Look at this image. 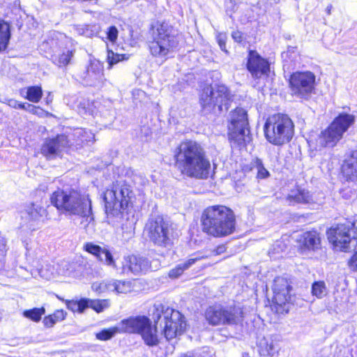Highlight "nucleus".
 Segmentation results:
<instances>
[{"mask_svg": "<svg viewBox=\"0 0 357 357\" xmlns=\"http://www.w3.org/2000/svg\"><path fill=\"white\" fill-rule=\"evenodd\" d=\"M315 75L310 72H296L289 79V85L293 95L307 99L314 89Z\"/></svg>", "mask_w": 357, "mask_h": 357, "instance_id": "nucleus-15", "label": "nucleus"}, {"mask_svg": "<svg viewBox=\"0 0 357 357\" xmlns=\"http://www.w3.org/2000/svg\"><path fill=\"white\" fill-rule=\"evenodd\" d=\"M224 3L227 14L231 17L236 10V1L234 0H224Z\"/></svg>", "mask_w": 357, "mask_h": 357, "instance_id": "nucleus-42", "label": "nucleus"}, {"mask_svg": "<svg viewBox=\"0 0 357 357\" xmlns=\"http://www.w3.org/2000/svg\"><path fill=\"white\" fill-rule=\"evenodd\" d=\"M50 202L63 214L93 219L89 195H82L70 188H58L51 195Z\"/></svg>", "mask_w": 357, "mask_h": 357, "instance_id": "nucleus-3", "label": "nucleus"}, {"mask_svg": "<svg viewBox=\"0 0 357 357\" xmlns=\"http://www.w3.org/2000/svg\"><path fill=\"white\" fill-rule=\"evenodd\" d=\"M218 45L221 50L227 52L226 50V34L223 33H219L216 37Z\"/></svg>", "mask_w": 357, "mask_h": 357, "instance_id": "nucleus-44", "label": "nucleus"}, {"mask_svg": "<svg viewBox=\"0 0 357 357\" xmlns=\"http://www.w3.org/2000/svg\"><path fill=\"white\" fill-rule=\"evenodd\" d=\"M228 135L230 141L238 145L250 142V129L246 111L243 108H236L230 114L228 125Z\"/></svg>", "mask_w": 357, "mask_h": 357, "instance_id": "nucleus-12", "label": "nucleus"}, {"mask_svg": "<svg viewBox=\"0 0 357 357\" xmlns=\"http://www.w3.org/2000/svg\"><path fill=\"white\" fill-rule=\"evenodd\" d=\"M226 251L225 245H218L215 250H213V255H218L224 253Z\"/></svg>", "mask_w": 357, "mask_h": 357, "instance_id": "nucleus-47", "label": "nucleus"}, {"mask_svg": "<svg viewBox=\"0 0 357 357\" xmlns=\"http://www.w3.org/2000/svg\"><path fill=\"white\" fill-rule=\"evenodd\" d=\"M291 289L290 282L286 278L277 277L274 279L272 286L273 302L278 306L277 310L288 312L287 305L291 299Z\"/></svg>", "mask_w": 357, "mask_h": 357, "instance_id": "nucleus-16", "label": "nucleus"}, {"mask_svg": "<svg viewBox=\"0 0 357 357\" xmlns=\"http://www.w3.org/2000/svg\"><path fill=\"white\" fill-rule=\"evenodd\" d=\"M84 250L93 255L99 261L118 271L116 262L107 246L101 247L92 242H89L84 245Z\"/></svg>", "mask_w": 357, "mask_h": 357, "instance_id": "nucleus-20", "label": "nucleus"}, {"mask_svg": "<svg viewBox=\"0 0 357 357\" xmlns=\"http://www.w3.org/2000/svg\"><path fill=\"white\" fill-rule=\"evenodd\" d=\"M287 201L290 205L310 204L313 202V198L307 190L296 187L290 190L287 197Z\"/></svg>", "mask_w": 357, "mask_h": 357, "instance_id": "nucleus-25", "label": "nucleus"}, {"mask_svg": "<svg viewBox=\"0 0 357 357\" xmlns=\"http://www.w3.org/2000/svg\"><path fill=\"white\" fill-rule=\"evenodd\" d=\"M21 102H19L18 101L14 100V99H10L8 100V105L13 108L19 109V105Z\"/></svg>", "mask_w": 357, "mask_h": 357, "instance_id": "nucleus-48", "label": "nucleus"}, {"mask_svg": "<svg viewBox=\"0 0 357 357\" xmlns=\"http://www.w3.org/2000/svg\"><path fill=\"white\" fill-rule=\"evenodd\" d=\"M82 77L85 83L90 86H94L100 83L103 77L102 63L98 60L91 59Z\"/></svg>", "mask_w": 357, "mask_h": 357, "instance_id": "nucleus-21", "label": "nucleus"}, {"mask_svg": "<svg viewBox=\"0 0 357 357\" xmlns=\"http://www.w3.org/2000/svg\"><path fill=\"white\" fill-rule=\"evenodd\" d=\"M118 33V29L115 26H109L107 31V39L112 43L115 42L117 39Z\"/></svg>", "mask_w": 357, "mask_h": 357, "instance_id": "nucleus-43", "label": "nucleus"}, {"mask_svg": "<svg viewBox=\"0 0 357 357\" xmlns=\"http://www.w3.org/2000/svg\"><path fill=\"white\" fill-rule=\"evenodd\" d=\"M232 38L237 43H241L243 40V34L241 31H236L231 34Z\"/></svg>", "mask_w": 357, "mask_h": 357, "instance_id": "nucleus-46", "label": "nucleus"}, {"mask_svg": "<svg viewBox=\"0 0 357 357\" xmlns=\"http://www.w3.org/2000/svg\"><path fill=\"white\" fill-rule=\"evenodd\" d=\"M6 246V241L4 238H0V250H4Z\"/></svg>", "mask_w": 357, "mask_h": 357, "instance_id": "nucleus-50", "label": "nucleus"}, {"mask_svg": "<svg viewBox=\"0 0 357 357\" xmlns=\"http://www.w3.org/2000/svg\"><path fill=\"white\" fill-rule=\"evenodd\" d=\"M145 230L154 245L162 248H169L172 245L173 228L169 222L162 216L150 218L146 224Z\"/></svg>", "mask_w": 357, "mask_h": 357, "instance_id": "nucleus-11", "label": "nucleus"}, {"mask_svg": "<svg viewBox=\"0 0 357 357\" xmlns=\"http://www.w3.org/2000/svg\"><path fill=\"white\" fill-rule=\"evenodd\" d=\"M109 306V301L103 300H90L87 298V307H91L97 312H101Z\"/></svg>", "mask_w": 357, "mask_h": 357, "instance_id": "nucleus-35", "label": "nucleus"}, {"mask_svg": "<svg viewBox=\"0 0 357 357\" xmlns=\"http://www.w3.org/2000/svg\"><path fill=\"white\" fill-rule=\"evenodd\" d=\"M231 97L228 88L223 85L207 86L199 95V104L204 115L227 111Z\"/></svg>", "mask_w": 357, "mask_h": 357, "instance_id": "nucleus-6", "label": "nucleus"}, {"mask_svg": "<svg viewBox=\"0 0 357 357\" xmlns=\"http://www.w3.org/2000/svg\"><path fill=\"white\" fill-rule=\"evenodd\" d=\"M174 166L181 174L195 179H206L211 164L204 147L195 141L181 142L174 152Z\"/></svg>", "mask_w": 357, "mask_h": 357, "instance_id": "nucleus-1", "label": "nucleus"}, {"mask_svg": "<svg viewBox=\"0 0 357 357\" xmlns=\"http://www.w3.org/2000/svg\"><path fill=\"white\" fill-rule=\"evenodd\" d=\"M92 289L98 293H102L109 291L108 281H103L102 282H94L92 284Z\"/></svg>", "mask_w": 357, "mask_h": 357, "instance_id": "nucleus-41", "label": "nucleus"}, {"mask_svg": "<svg viewBox=\"0 0 357 357\" xmlns=\"http://www.w3.org/2000/svg\"><path fill=\"white\" fill-rule=\"evenodd\" d=\"M299 241L303 248L314 250L319 248L321 240L319 234L317 231H312L305 232L301 236Z\"/></svg>", "mask_w": 357, "mask_h": 357, "instance_id": "nucleus-27", "label": "nucleus"}, {"mask_svg": "<svg viewBox=\"0 0 357 357\" xmlns=\"http://www.w3.org/2000/svg\"><path fill=\"white\" fill-rule=\"evenodd\" d=\"M10 39V26L4 20H0V52L5 50Z\"/></svg>", "mask_w": 357, "mask_h": 357, "instance_id": "nucleus-29", "label": "nucleus"}, {"mask_svg": "<svg viewBox=\"0 0 357 357\" xmlns=\"http://www.w3.org/2000/svg\"><path fill=\"white\" fill-rule=\"evenodd\" d=\"M205 258V256L201 253H195L191 255L190 258L184 262L180 263L175 268L171 269L169 272V276L171 278H177L183 274V273L190 268L197 261Z\"/></svg>", "mask_w": 357, "mask_h": 357, "instance_id": "nucleus-26", "label": "nucleus"}, {"mask_svg": "<svg viewBox=\"0 0 357 357\" xmlns=\"http://www.w3.org/2000/svg\"><path fill=\"white\" fill-rule=\"evenodd\" d=\"M331 7H332V6H328V8H327V10H328V13H330L331 8Z\"/></svg>", "mask_w": 357, "mask_h": 357, "instance_id": "nucleus-51", "label": "nucleus"}, {"mask_svg": "<svg viewBox=\"0 0 357 357\" xmlns=\"http://www.w3.org/2000/svg\"><path fill=\"white\" fill-rule=\"evenodd\" d=\"M328 238L336 249L346 250L352 240L357 243V220L339 224L327 231Z\"/></svg>", "mask_w": 357, "mask_h": 357, "instance_id": "nucleus-14", "label": "nucleus"}, {"mask_svg": "<svg viewBox=\"0 0 357 357\" xmlns=\"http://www.w3.org/2000/svg\"><path fill=\"white\" fill-rule=\"evenodd\" d=\"M153 40L149 43L151 54L158 58H165L177 47L178 31L165 21H157L152 25Z\"/></svg>", "mask_w": 357, "mask_h": 357, "instance_id": "nucleus-4", "label": "nucleus"}, {"mask_svg": "<svg viewBox=\"0 0 357 357\" xmlns=\"http://www.w3.org/2000/svg\"><path fill=\"white\" fill-rule=\"evenodd\" d=\"M243 357H249L248 354H243Z\"/></svg>", "mask_w": 357, "mask_h": 357, "instance_id": "nucleus-53", "label": "nucleus"}, {"mask_svg": "<svg viewBox=\"0 0 357 357\" xmlns=\"http://www.w3.org/2000/svg\"><path fill=\"white\" fill-rule=\"evenodd\" d=\"M121 324L125 332L140 335L146 345L154 347L159 344L157 327L152 325L151 321L147 317H130L122 320Z\"/></svg>", "mask_w": 357, "mask_h": 357, "instance_id": "nucleus-10", "label": "nucleus"}, {"mask_svg": "<svg viewBox=\"0 0 357 357\" xmlns=\"http://www.w3.org/2000/svg\"><path fill=\"white\" fill-rule=\"evenodd\" d=\"M68 309L73 312H83L87 308V298H82L79 301H66Z\"/></svg>", "mask_w": 357, "mask_h": 357, "instance_id": "nucleus-32", "label": "nucleus"}, {"mask_svg": "<svg viewBox=\"0 0 357 357\" xmlns=\"http://www.w3.org/2000/svg\"><path fill=\"white\" fill-rule=\"evenodd\" d=\"M109 291L116 294H127L132 289V282L128 280H108Z\"/></svg>", "mask_w": 357, "mask_h": 357, "instance_id": "nucleus-28", "label": "nucleus"}, {"mask_svg": "<svg viewBox=\"0 0 357 357\" xmlns=\"http://www.w3.org/2000/svg\"><path fill=\"white\" fill-rule=\"evenodd\" d=\"M243 310L236 305L211 306L206 311V319L211 325H236L243 321Z\"/></svg>", "mask_w": 357, "mask_h": 357, "instance_id": "nucleus-13", "label": "nucleus"}, {"mask_svg": "<svg viewBox=\"0 0 357 357\" xmlns=\"http://www.w3.org/2000/svg\"><path fill=\"white\" fill-rule=\"evenodd\" d=\"M46 215V210L38 204H31L26 206L22 218L26 221L27 227L32 230Z\"/></svg>", "mask_w": 357, "mask_h": 357, "instance_id": "nucleus-22", "label": "nucleus"}, {"mask_svg": "<svg viewBox=\"0 0 357 357\" xmlns=\"http://www.w3.org/2000/svg\"><path fill=\"white\" fill-rule=\"evenodd\" d=\"M200 222L202 231L215 238L229 236L236 229L234 213L224 205L206 207L201 215Z\"/></svg>", "mask_w": 357, "mask_h": 357, "instance_id": "nucleus-2", "label": "nucleus"}, {"mask_svg": "<svg viewBox=\"0 0 357 357\" xmlns=\"http://www.w3.org/2000/svg\"><path fill=\"white\" fill-rule=\"evenodd\" d=\"M75 135L79 138L82 144L89 143L94 140V134L90 130L85 129H79L76 131Z\"/></svg>", "mask_w": 357, "mask_h": 357, "instance_id": "nucleus-37", "label": "nucleus"}, {"mask_svg": "<svg viewBox=\"0 0 357 357\" xmlns=\"http://www.w3.org/2000/svg\"><path fill=\"white\" fill-rule=\"evenodd\" d=\"M289 53H290V50H289L287 52H284L282 54V56L284 59V67L287 66V68H290V66L288 64V61L287 60V58Z\"/></svg>", "mask_w": 357, "mask_h": 357, "instance_id": "nucleus-49", "label": "nucleus"}, {"mask_svg": "<svg viewBox=\"0 0 357 357\" xmlns=\"http://www.w3.org/2000/svg\"><path fill=\"white\" fill-rule=\"evenodd\" d=\"M73 56L74 51L66 50L55 59L54 63L59 67H65L70 63Z\"/></svg>", "mask_w": 357, "mask_h": 357, "instance_id": "nucleus-33", "label": "nucleus"}, {"mask_svg": "<svg viewBox=\"0 0 357 357\" xmlns=\"http://www.w3.org/2000/svg\"><path fill=\"white\" fill-rule=\"evenodd\" d=\"M69 146L68 137L58 135L56 137L46 139L41 147V153L48 160L61 155Z\"/></svg>", "mask_w": 357, "mask_h": 357, "instance_id": "nucleus-18", "label": "nucleus"}, {"mask_svg": "<svg viewBox=\"0 0 357 357\" xmlns=\"http://www.w3.org/2000/svg\"><path fill=\"white\" fill-rule=\"evenodd\" d=\"M19 105V109H24L26 111H29L30 112L35 113L36 109H38L36 106L31 105L29 103H20Z\"/></svg>", "mask_w": 357, "mask_h": 357, "instance_id": "nucleus-45", "label": "nucleus"}, {"mask_svg": "<svg viewBox=\"0 0 357 357\" xmlns=\"http://www.w3.org/2000/svg\"><path fill=\"white\" fill-rule=\"evenodd\" d=\"M25 92L24 98L30 102L37 103L43 96V90L40 86H31L21 90V94Z\"/></svg>", "mask_w": 357, "mask_h": 357, "instance_id": "nucleus-30", "label": "nucleus"}, {"mask_svg": "<svg viewBox=\"0 0 357 357\" xmlns=\"http://www.w3.org/2000/svg\"><path fill=\"white\" fill-rule=\"evenodd\" d=\"M130 185L125 181H116L111 189L104 193L105 211L108 216L121 218L133 197Z\"/></svg>", "mask_w": 357, "mask_h": 357, "instance_id": "nucleus-5", "label": "nucleus"}, {"mask_svg": "<svg viewBox=\"0 0 357 357\" xmlns=\"http://www.w3.org/2000/svg\"><path fill=\"white\" fill-rule=\"evenodd\" d=\"M259 352L262 356H273L280 349L277 335L264 337L259 340Z\"/></svg>", "mask_w": 357, "mask_h": 357, "instance_id": "nucleus-23", "label": "nucleus"}, {"mask_svg": "<svg viewBox=\"0 0 357 357\" xmlns=\"http://www.w3.org/2000/svg\"><path fill=\"white\" fill-rule=\"evenodd\" d=\"M312 294L318 298L327 294V288L324 281L314 282L312 285Z\"/></svg>", "mask_w": 357, "mask_h": 357, "instance_id": "nucleus-36", "label": "nucleus"}, {"mask_svg": "<svg viewBox=\"0 0 357 357\" xmlns=\"http://www.w3.org/2000/svg\"><path fill=\"white\" fill-rule=\"evenodd\" d=\"M151 316L157 324L162 316L164 317V335L167 340H171L181 335L186 328L184 317L177 310L159 303L153 305Z\"/></svg>", "mask_w": 357, "mask_h": 357, "instance_id": "nucleus-8", "label": "nucleus"}, {"mask_svg": "<svg viewBox=\"0 0 357 357\" xmlns=\"http://www.w3.org/2000/svg\"><path fill=\"white\" fill-rule=\"evenodd\" d=\"M264 130L265 137L270 143L280 146L288 143L292 139L294 125L287 115L276 114L267 119Z\"/></svg>", "mask_w": 357, "mask_h": 357, "instance_id": "nucleus-7", "label": "nucleus"}, {"mask_svg": "<svg viewBox=\"0 0 357 357\" xmlns=\"http://www.w3.org/2000/svg\"><path fill=\"white\" fill-rule=\"evenodd\" d=\"M247 68L253 78L268 76L270 73V63L267 59L261 57L256 51H250L247 62Z\"/></svg>", "mask_w": 357, "mask_h": 357, "instance_id": "nucleus-19", "label": "nucleus"}, {"mask_svg": "<svg viewBox=\"0 0 357 357\" xmlns=\"http://www.w3.org/2000/svg\"><path fill=\"white\" fill-rule=\"evenodd\" d=\"M179 357H192V356L183 354V355L180 356Z\"/></svg>", "mask_w": 357, "mask_h": 357, "instance_id": "nucleus-52", "label": "nucleus"}, {"mask_svg": "<svg viewBox=\"0 0 357 357\" xmlns=\"http://www.w3.org/2000/svg\"><path fill=\"white\" fill-rule=\"evenodd\" d=\"M45 313V309L43 307H41L25 310L23 312V315L24 317L29 319L33 321L38 322Z\"/></svg>", "mask_w": 357, "mask_h": 357, "instance_id": "nucleus-34", "label": "nucleus"}, {"mask_svg": "<svg viewBox=\"0 0 357 357\" xmlns=\"http://www.w3.org/2000/svg\"><path fill=\"white\" fill-rule=\"evenodd\" d=\"M151 268L149 260L144 257L129 255L123 257L121 271H116L121 274L131 273L134 275L146 273Z\"/></svg>", "mask_w": 357, "mask_h": 357, "instance_id": "nucleus-17", "label": "nucleus"}, {"mask_svg": "<svg viewBox=\"0 0 357 357\" xmlns=\"http://www.w3.org/2000/svg\"><path fill=\"white\" fill-rule=\"evenodd\" d=\"M118 329L116 328H109L103 329L99 333L96 334V337L98 340L102 341H106L110 340L117 333Z\"/></svg>", "mask_w": 357, "mask_h": 357, "instance_id": "nucleus-38", "label": "nucleus"}, {"mask_svg": "<svg viewBox=\"0 0 357 357\" xmlns=\"http://www.w3.org/2000/svg\"><path fill=\"white\" fill-rule=\"evenodd\" d=\"M354 121V115L347 113L340 114L326 129L321 132L317 139V146L329 148L335 146Z\"/></svg>", "mask_w": 357, "mask_h": 357, "instance_id": "nucleus-9", "label": "nucleus"}, {"mask_svg": "<svg viewBox=\"0 0 357 357\" xmlns=\"http://www.w3.org/2000/svg\"><path fill=\"white\" fill-rule=\"evenodd\" d=\"M256 167L257 169V178L260 179L266 178L269 176L268 171L264 167L261 160L257 159Z\"/></svg>", "mask_w": 357, "mask_h": 357, "instance_id": "nucleus-39", "label": "nucleus"}, {"mask_svg": "<svg viewBox=\"0 0 357 357\" xmlns=\"http://www.w3.org/2000/svg\"><path fill=\"white\" fill-rule=\"evenodd\" d=\"M342 172L347 181L357 184V149L353 151L350 156L344 161Z\"/></svg>", "mask_w": 357, "mask_h": 357, "instance_id": "nucleus-24", "label": "nucleus"}, {"mask_svg": "<svg viewBox=\"0 0 357 357\" xmlns=\"http://www.w3.org/2000/svg\"><path fill=\"white\" fill-rule=\"evenodd\" d=\"M66 316V312L63 310H57L52 314L45 317L43 323L46 328H52L57 322L63 321Z\"/></svg>", "mask_w": 357, "mask_h": 357, "instance_id": "nucleus-31", "label": "nucleus"}, {"mask_svg": "<svg viewBox=\"0 0 357 357\" xmlns=\"http://www.w3.org/2000/svg\"><path fill=\"white\" fill-rule=\"evenodd\" d=\"M123 55L114 54L112 51H108L107 54V61L109 67L117 63L119 61L123 59Z\"/></svg>", "mask_w": 357, "mask_h": 357, "instance_id": "nucleus-40", "label": "nucleus"}]
</instances>
